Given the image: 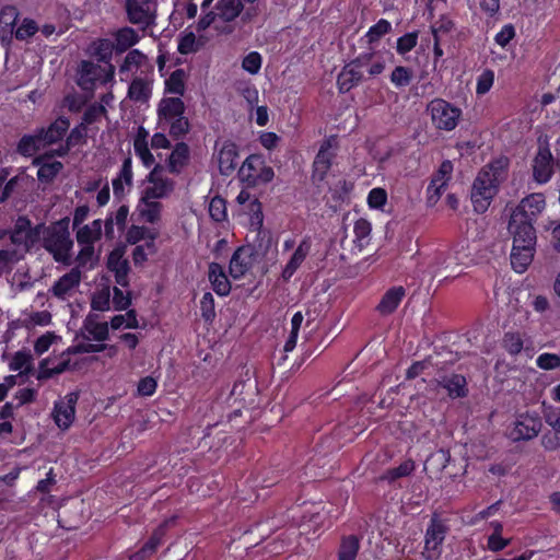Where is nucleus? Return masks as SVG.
<instances>
[{
	"label": "nucleus",
	"mask_w": 560,
	"mask_h": 560,
	"mask_svg": "<svg viewBox=\"0 0 560 560\" xmlns=\"http://www.w3.org/2000/svg\"><path fill=\"white\" fill-rule=\"evenodd\" d=\"M249 223L256 232L255 240L247 244V271L254 278H261L268 271V254L271 250V233L262 229L264 214L261 203L254 199L248 206Z\"/></svg>",
	"instance_id": "f257e3e1"
},
{
	"label": "nucleus",
	"mask_w": 560,
	"mask_h": 560,
	"mask_svg": "<svg viewBox=\"0 0 560 560\" xmlns=\"http://www.w3.org/2000/svg\"><path fill=\"white\" fill-rule=\"evenodd\" d=\"M509 159L500 156L486 164L474 180L470 198L474 209L483 213L508 176Z\"/></svg>",
	"instance_id": "f03ea898"
},
{
	"label": "nucleus",
	"mask_w": 560,
	"mask_h": 560,
	"mask_svg": "<svg viewBox=\"0 0 560 560\" xmlns=\"http://www.w3.org/2000/svg\"><path fill=\"white\" fill-rule=\"evenodd\" d=\"M70 218L63 217L43 231V247L49 253L56 262L69 266L71 264V252L73 240L71 238Z\"/></svg>",
	"instance_id": "7ed1b4c3"
},
{
	"label": "nucleus",
	"mask_w": 560,
	"mask_h": 560,
	"mask_svg": "<svg viewBox=\"0 0 560 560\" xmlns=\"http://www.w3.org/2000/svg\"><path fill=\"white\" fill-rule=\"evenodd\" d=\"M450 530L446 520L440 514L433 513L424 534V548L422 557L425 560H439L442 555V546Z\"/></svg>",
	"instance_id": "20e7f679"
},
{
	"label": "nucleus",
	"mask_w": 560,
	"mask_h": 560,
	"mask_svg": "<svg viewBox=\"0 0 560 560\" xmlns=\"http://www.w3.org/2000/svg\"><path fill=\"white\" fill-rule=\"evenodd\" d=\"M433 125L441 130L451 131L456 128L462 110L442 98L432 100L427 107Z\"/></svg>",
	"instance_id": "39448f33"
},
{
	"label": "nucleus",
	"mask_w": 560,
	"mask_h": 560,
	"mask_svg": "<svg viewBox=\"0 0 560 560\" xmlns=\"http://www.w3.org/2000/svg\"><path fill=\"white\" fill-rule=\"evenodd\" d=\"M542 428L540 416L535 411H524L517 413L513 427L509 433L511 440L529 441L536 438Z\"/></svg>",
	"instance_id": "423d86ee"
},
{
	"label": "nucleus",
	"mask_w": 560,
	"mask_h": 560,
	"mask_svg": "<svg viewBox=\"0 0 560 560\" xmlns=\"http://www.w3.org/2000/svg\"><path fill=\"white\" fill-rule=\"evenodd\" d=\"M115 50V44L108 38H97L93 40L89 46V52L92 57L96 58L97 61L106 65L105 77L103 83H107L114 80L115 67L112 63L113 51Z\"/></svg>",
	"instance_id": "0eeeda50"
},
{
	"label": "nucleus",
	"mask_w": 560,
	"mask_h": 560,
	"mask_svg": "<svg viewBox=\"0 0 560 560\" xmlns=\"http://www.w3.org/2000/svg\"><path fill=\"white\" fill-rule=\"evenodd\" d=\"M275 172L267 166L261 155L247 156V188L267 184L272 180Z\"/></svg>",
	"instance_id": "6e6552de"
},
{
	"label": "nucleus",
	"mask_w": 560,
	"mask_h": 560,
	"mask_svg": "<svg viewBox=\"0 0 560 560\" xmlns=\"http://www.w3.org/2000/svg\"><path fill=\"white\" fill-rule=\"evenodd\" d=\"M552 175L553 156L548 145H540L533 160V178L538 184H546Z\"/></svg>",
	"instance_id": "1a4fd4ad"
},
{
	"label": "nucleus",
	"mask_w": 560,
	"mask_h": 560,
	"mask_svg": "<svg viewBox=\"0 0 560 560\" xmlns=\"http://www.w3.org/2000/svg\"><path fill=\"white\" fill-rule=\"evenodd\" d=\"M546 206L545 196L540 192L532 194L523 198L520 205L513 210L512 217L517 219H526L534 222L542 212Z\"/></svg>",
	"instance_id": "9d476101"
},
{
	"label": "nucleus",
	"mask_w": 560,
	"mask_h": 560,
	"mask_svg": "<svg viewBox=\"0 0 560 560\" xmlns=\"http://www.w3.org/2000/svg\"><path fill=\"white\" fill-rule=\"evenodd\" d=\"M335 141L334 137L326 139L315 156L313 162V174L312 179L314 182H322L325 179L328 171L331 167L332 160L335 158V153L331 151L332 142Z\"/></svg>",
	"instance_id": "9b49d317"
},
{
	"label": "nucleus",
	"mask_w": 560,
	"mask_h": 560,
	"mask_svg": "<svg viewBox=\"0 0 560 560\" xmlns=\"http://www.w3.org/2000/svg\"><path fill=\"white\" fill-rule=\"evenodd\" d=\"M509 231L513 236L514 245H536V231L533 222L526 219H517L511 215L509 221Z\"/></svg>",
	"instance_id": "f8f14e48"
},
{
	"label": "nucleus",
	"mask_w": 560,
	"mask_h": 560,
	"mask_svg": "<svg viewBox=\"0 0 560 560\" xmlns=\"http://www.w3.org/2000/svg\"><path fill=\"white\" fill-rule=\"evenodd\" d=\"M107 268L114 272L115 281L122 288L129 287V271L130 266L127 259L124 258L122 250L115 248L112 250L107 258Z\"/></svg>",
	"instance_id": "ddd939ff"
},
{
	"label": "nucleus",
	"mask_w": 560,
	"mask_h": 560,
	"mask_svg": "<svg viewBox=\"0 0 560 560\" xmlns=\"http://www.w3.org/2000/svg\"><path fill=\"white\" fill-rule=\"evenodd\" d=\"M364 80V72L361 68L352 62L343 66L337 77V85L340 93H347L354 86L362 83Z\"/></svg>",
	"instance_id": "4468645a"
},
{
	"label": "nucleus",
	"mask_w": 560,
	"mask_h": 560,
	"mask_svg": "<svg viewBox=\"0 0 560 560\" xmlns=\"http://www.w3.org/2000/svg\"><path fill=\"white\" fill-rule=\"evenodd\" d=\"M81 277V270L78 267L72 268L54 283L50 288L51 294L57 299L63 300L71 290L80 285Z\"/></svg>",
	"instance_id": "2eb2a0df"
},
{
	"label": "nucleus",
	"mask_w": 560,
	"mask_h": 560,
	"mask_svg": "<svg viewBox=\"0 0 560 560\" xmlns=\"http://www.w3.org/2000/svg\"><path fill=\"white\" fill-rule=\"evenodd\" d=\"M186 106L179 97H164L158 105V118L160 122H166L185 115Z\"/></svg>",
	"instance_id": "dca6fc26"
},
{
	"label": "nucleus",
	"mask_w": 560,
	"mask_h": 560,
	"mask_svg": "<svg viewBox=\"0 0 560 560\" xmlns=\"http://www.w3.org/2000/svg\"><path fill=\"white\" fill-rule=\"evenodd\" d=\"M48 154L36 156L33 165L38 166L37 179L43 184H50L62 171L63 164L59 161L47 162Z\"/></svg>",
	"instance_id": "f3484780"
},
{
	"label": "nucleus",
	"mask_w": 560,
	"mask_h": 560,
	"mask_svg": "<svg viewBox=\"0 0 560 560\" xmlns=\"http://www.w3.org/2000/svg\"><path fill=\"white\" fill-rule=\"evenodd\" d=\"M101 71V67L95 65L94 62L89 60L81 61L78 71V85L83 91H94L95 84L100 80Z\"/></svg>",
	"instance_id": "a211bd4d"
},
{
	"label": "nucleus",
	"mask_w": 560,
	"mask_h": 560,
	"mask_svg": "<svg viewBox=\"0 0 560 560\" xmlns=\"http://www.w3.org/2000/svg\"><path fill=\"white\" fill-rule=\"evenodd\" d=\"M190 159L189 147L185 142H177L167 158L166 168L173 175H179Z\"/></svg>",
	"instance_id": "6ab92c4d"
},
{
	"label": "nucleus",
	"mask_w": 560,
	"mask_h": 560,
	"mask_svg": "<svg viewBox=\"0 0 560 560\" xmlns=\"http://www.w3.org/2000/svg\"><path fill=\"white\" fill-rule=\"evenodd\" d=\"M70 127V121L66 117H59L54 122H51L46 129L40 128L37 129L40 138L46 144H52L60 141Z\"/></svg>",
	"instance_id": "aec40b11"
},
{
	"label": "nucleus",
	"mask_w": 560,
	"mask_h": 560,
	"mask_svg": "<svg viewBox=\"0 0 560 560\" xmlns=\"http://www.w3.org/2000/svg\"><path fill=\"white\" fill-rule=\"evenodd\" d=\"M238 153L236 145L225 142L218 153L219 170L222 175H230L237 166Z\"/></svg>",
	"instance_id": "412c9836"
},
{
	"label": "nucleus",
	"mask_w": 560,
	"mask_h": 560,
	"mask_svg": "<svg viewBox=\"0 0 560 560\" xmlns=\"http://www.w3.org/2000/svg\"><path fill=\"white\" fill-rule=\"evenodd\" d=\"M535 247L528 245H514L511 252V265L513 269L522 273L533 261Z\"/></svg>",
	"instance_id": "4be33fe9"
},
{
	"label": "nucleus",
	"mask_w": 560,
	"mask_h": 560,
	"mask_svg": "<svg viewBox=\"0 0 560 560\" xmlns=\"http://www.w3.org/2000/svg\"><path fill=\"white\" fill-rule=\"evenodd\" d=\"M174 189L175 182L172 178L165 177L151 184V186L145 187L141 192L140 200L164 199L168 197L174 191Z\"/></svg>",
	"instance_id": "5701e85b"
},
{
	"label": "nucleus",
	"mask_w": 560,
	"mask_h": 560,
	"mask_svg": "<svg viewBox=\"0 0 560 560\" xmlns=\"http://www.w3.org/2000/svg\"><path fill=\"white\" fill-rule=\"evenodd\" d=\"M208 276L212 289L218 295L224 296L230 293L231 283L228 279V276L224 272V268L222 267V265L218 262H211L209 265Z\"/></svg>",
	"instance_id": "b1692460"
},
{
	"label": "nucleus",
	"mask_w": 560,
	"mask_h": 560,
	"mask_svg": "<svg viewBox=\"0 0 560 560\" xmlns=\"http://www.w3.org/2000/svg\"><path fill=\"white\" fill-rule=\"evenodd\" d=\"M405 289L402 287H394L385 292L381 299L376 310L383 316L389 315L396 311L401 300L405 296Z\"/></svg>",
	"instance_id": "393cba45"
},
{
	"label": "nucleus",
	"mask_w": 560,
	"mask_h": 560,
	"mask_svg": "<svg viewBox=\"0 0 560 560\" xmlns=\"http://www.w3.org/2000/svg\"><path fill=\"white\" fill-rule=\"evenodd\" d=\"M75 401L77 396H70L68 404H56L55 405V422L60 429H68L73 420L75 415Z\"/></svg>",
	"instance_id": "a878e982"
},
{
	"label": "nucleus",
	"mask_w": 560,
	"mask_h": 560,
	"mask_svg": "<svg viewBox=\"0 0 560 560\" xmlns=\"http://www.w3.org/2000/svg\"><path fill=\"white\" fill-rule=\"evenodd\" d=\"M439 385L445 388L452 398L465 397L468 393L466 378L460 374L444 376Z\"/></svg>",
	"instance_id": "bb28decb"
},
{
	"label": "nucleus",
	"mask_w": 560,
	"mask_h": 560,
	"mask_svg": "<svg viewBox=\"0 0 560 560\" xmlns=\"http://www.w3.org/2000/svg\"><path fill=\"white\" fill-rule=\"evenodd\" d=\"M115 50L119 54L127 51L129 48L135 46L139 40L140 36L132 27L125 26L119 28L115 34Z\"/></svg>",
	"instance_id": "cd10ccee"
},
{
	"label": "nucleus",
	"mask_w": 560,
	"mask_h": 560,
	"mask_svg": "<svg viewBox=\"0 0 560 560\" xmlns=\"http://www.w3.org/2000/svg\"><path fill=\"white\" fill-rule=\"evenodd\" d=\"M456 265V257L450 250L436 252L430 258L428 269L433 276L440 273L443 270H448Z\"/></svg>",
	"instance_id": "c85d7f7f"
},
{
	"label": "nucleus",
	"mask_w": 560,
	"mask_h": 560,
	"mask_svg": "<svg viewBox=\"0 0 560 560\" xmlns=\"http://www.w3.org/2000/svg\"><path fill=\"white\" fill-rule=\"evenodd\" d=\"M44 147V142L37 130L34 135H24L19 140L16 152L24 158H31Z\"/></svg>",
	"instance_id": "c756f323"
},
{
	"label": "nucleus",
	"mask_w": 560,
	"mask_h": 560,
	"mask_svg": "<svg viewBox=\"0 0 560 560\" xmlns=\"http://www.w3.org/2000/svg\"><path fill=\"white\" fill-rule=\"evenodd\" d=\"M310 250V243L306 241L301 242V244L298 246L293 255L291 256V259L288 261L287 266L284 267L282 271V277L284 279H290L293 273L296 271V269L301 266V264L306 258Z\"/></svg>",
	"instance_id": "7c9ffc66"
},
{
	"label": "nucleus",
	"mask_w": 560,
	"mask_h": 560,
	"mask_svg": "<svg viewBox=\"0 0 560 560\" xmlns=\"http://www.w3.org/2000/svg\"><path fill=\"white\" fill-rule=\"evenodd\" d=\"M450 452L443 448L432 453L424 463V470L438 475L444 470L450 462Z\"/></svg>",
	"instance_id": "2f4dec72"
},
{
	"label": "nucleus",
	"mask_w": 560,
	"mask_h": 560,
	"mask_svg": "<svg viewBox=\"0 0 560 560\" xmlns=\"http://www.w3.org/2000/svg\"><path fill=\"white\" fill-rule=\"evenodd\" d=\"M18 18L19 11L15 7H3L0 11V34H8L12 36L15 30Z\"/></svg>",
	"instance_id": "473e14b6"
},
{
	"label": "nucleus",
	"mask_w": 560,
	"mask_h": 560,
	"mask_svg": "<svg viewBox=\"0 0 560 560\" xmlns=\"http://www.w3.org/2000/svg\"><path fill=\"white\" fill-rule=\"evenodd\" d=\"M178 516L172 515L165 518L151 534L149 539L145 541L153 549L158 551L159 547L164 542L165 536L170 527L174 526L177 522Z\"/></svg>",
	"instance_id": "72a5a7b5"
},
{
	"label": "nucleus",
	"mask_w": 560,
	"mask_h": 560,
	"mask_svg": "<svg viewBox=\"0 0 560 560\" xmlns=\"http://www.w3.org/2000/svg\"><path fill=\"white\" fill-rule=\"evenodd\" d=\"M243 9L242 0H220L217 3L218 15L226 21H233Z\"/></svg>",
	"instance_id": "f704fd0d"
},
{
	"label": "nucleus",
	"mask_w": 560,
	"mask_h": 560,
	"mask_svg": "<svg viewBox=\"0 0 560 560\" xmlns=\"http://www.w3.org/2000/svg\"><path fill=\"white\" fill-rule=\"evenodd\" d=\"M82 247L79 250L75 262L80 270L81 268L93 269L98 262V255L95 254L94 244H80Z\"/></svg>",
	"instance_id": "c9c22d12"
},
{
	"label": "nucleus",
	"mask_w": 560,
	"mask_h": 560,
	"mask_svg": "<svg viewBox=\"0 0 560 560\" xmlns=\"http://www.w3.org/2000/svg\"><path fill=\"white\" fill-rule=\"evenodd\" d=\"M83 327L96 341L103 342L109 337L108 324L106 322H96L92 315L86 316Z\"/></svg>",
	"instance_id": "e433bc0d"
},
{
	"label": "nucleus",
	"mask_w": 560,
	"mask_h": 560,
	"mask_svg": "<svg viewBox=\"0 0 560 560\" xmlns=\"http://www.w3.org/2000/svg\"><path fill=\"white\" fill-rule=\"evenodd\" d=\"M140 203L144 206L140 210V217L150 224L158 223L161 219L162 203L154 199L140 200Z\"/></svg>",
	"instance_id": "4c0bfd02"
},
{
	"label": "nucleus",
	"mask_w": 560,
	"mask_h": 560,
	"mask_svg": "<svg viewBox=\"0 0 560 560\" xmlns=\"http://www.w3.org/2000/svg\"><path fill=\"white\" fill-rule=\"evenodd\" d=\"M32 360L30 352L16 351L9 363V369L13 372L20 371L22 374H30L33 370Z\"/></svg>",
	"instance_id": "58836bf2"
},
{
	"label": "nucleus",
	"mask_w": 560,
	"mask_h": 560,
	"mask_svg": "<svg viewBox=\"0 0 560 560\" xmlns=\"http://www.w3.org/2000/svg\"><path fill=\"white\" fill-rule=\"evenodd\" d=\"M416 468L412 459L402 462L399 466L387 469L381 477V480L394 482L395 480L409 476Z\"/></svg>",
	"instance_id": "ea45409f"
},
{
	"label": "nucleus",
	"mask_w": 560,
	"mask_h": 560,
	"mask_svg": "<svg viewBox=\"0 0 560 560\" xmlns=\"http://www.w3.org/2000/svg\"><path fill=\"white\" fill-rule=\"evenodd\" d=\"M126 12L128 21L132 24H147L148 13L143 5L138 0L126 1Z\"/></svg>",
	"instance_id": "a19ab883"
},
{
	"label": "nucleus",
	"mask_w": 560,
	"mask_h": 560,
	"mask_svg": "<svg viewBox=\"0 0 560 560\" xmlns=\"http://www.w3.org/2000/svg\"><path fill=\"white\" fill-rule=\"evenodd\" d=\"M360 548L359 539L350 535L341 540L338 560H354Z\"/></svg>",
	"instance_id": "79ce46f5"
},
{
	"label": "nucleus",
	"mask_w": 560,
	"mask_h": 560,
	"mask_svg": "<svg viewBox=\"0 0 560 560\" xmlns=\"http://www.w3.org/2000/svg\"><path fill=\"white\" fill-rule=\"evenodd\" d=\"M150 96V90L145 81L141 78H135L128 88V97L135 102H144Z\"/></svg>",
	"instance_id": "37998d69"
},
{
	"label": "nucleus",
	"mask_w": 560,
	"mask_h": 560,
	"mask_svg": "<svg viewBox=\"0 0 560 560\" xmlns=\"http://www.w3.org/2000/svg\"><path fill=\"white\" fill-rule=\"evenodd\" d=\"M165 90L168 93L184 95L185 93V72L183 69H176L165 81Z\"/></svg>",
	"instance_id": "c03bdc74"
},
{
	"label": "nucleus",
	"mask_w": 560,
	"mask_h": 560,
	"mask_svg": "<svg viewBox=\"0 0 560 560\" xmlns=\"http://www.w3.org/2000/svg\"><path fill=\"white\" fill-rule=\"evenodd\" d=\"M147 60V56L139 49H131L125 57L122 63L119 67V72L126 73L131 71L133 68H140Z\"/></svg>",
	"instance_id": "a18cd8bd"
},
{
	"label": "nucleus",
	"mask_w": 560,
	"mask_h": 560,
	"mask_svg": "<svg viewBox=\"0 0 560 560\" xmlns=\"http://www.w3.org/2000/svg\"><path fill=\"white\" fill-rule=\"evenodd\" d=\"M244 250L245 245L238 246L230 259L229 271L234 279L245 275V259L243 258Z\"/></svg>",
	"instance_id": "49530a36"
},
{
	"label": "nucleus",
	"mask_w": 560,
	"mask_h": 560,
	"mask_svg": "<svg viewBox=\"0 0 560 560\" xmlns=\"http://www.w3.org/2000/svg\"><path fill=\"white\" fill-rule=\"evenodd\" d=\"M106 115L107 109L103 104L93 103L84 110L81 122L89 127L90 125L100 121L101 118Z\"/></svg>",
	"instance_id": "de8ad7c7"
},
{
	"label": "nucleus",
	"mask_w": 560,
	"mask_h": 560,
	"mask_svg": "<svg viewBox=\"0 0 560 560\" xmlns=\"http://www.w3.org/2000/svg\"><path fill=\"white\" fill-rule=\"evenodd\" d=\"M165 124L170 125L168 133L175 140H178L186 136L190 129L189 120L187 117H185V115L168 120Z\"/></svg>",
	"instance_id": "09e8293b"
},
{
	"label": "nucleus",
	"mask_w": 560,
	"mask_h": 560,
	"mask_svg": "<svg viewBox=\"0 0 560 560\" xmlns=\"http://www.w3.org/2000/svg\"><path fill=\"white\" fill-rule=\"evenodd\" d=\"M371 223L365 219H359L354 223L353 233H354V242L359 247H363L369 242V237L371 234Z\"/></svg>",
	"instance_id": "8fccbe9b"
},
{
	"label": "nucleus",
	"mask_w": 560,
	"mask_h": 560,
	"mask_svg": "<svg viewBox=\"0 0 560 560\" xmlns=\"http://www.w3.org/2000/svg\"><path fill=\"white\" fill-rule=\"evenodd\" d=\"M392 31V24L385 20L381 19L376 24L370 27L365 37L369 44L376 43L382 36L388 34Z\"/></svg>",
	"instance_id": "3c124183"
},
{
	"label": "nucleus",
	"mask_w": 560,
	"mask_h": 560,
	"mask_svg": "<svg viewBox=\"0 0 560 560\" xmlns=\"http://www.w3.org/2000/svg\"><path fill=\"white\" fill-rule=\"evenodd\" d=\"M209 214L215 222H223L226 219V202L223 198L215 196L210 200Z\"/></svg>",
	"instance_id": "603ef678"
},
{
	"label": "nucleus",
	"mask_w": 560,
	"mask_h": 560,
	"mask_svg": "<svg viewBox=\"0 0 560 560\" xmlns=\"http://www.w3.org/2000/svg\"><path fill=\"white\" fill-rule=\"evenodd\" d=\"M411 80H412L411 69L404 67V66H397L390 74V82L396 88L407 86L410 84Z\"/></svg>",
	"instance_id": "864d4df0"
},
{
	"label": "nucleus",
	"mask_w": 560,
	"mask_h": 560,
	"mask_svg": "<svg viewBox=\"0 0 560 560\" xmlns=\"http://www.w3.org/2000/svg\"><path fill=\"white\" fill-rule=\"evenodd\" d=\"M38 31L37 23L32 19H24L19 27H16L13 32L15 38L19 40H25Z\"/></svg>",
	"instance_id": "5fc2aeb1"
},
{
	"label": "nucleus",
	"mask_w": 560,
	"mask_h": 560,
	"mask_svg": "<svg viewBox=\"0 0 560 560\" xmlns=\"http://www.w3.org/2000/svg\"><path fill=\"white\" fill-rule=\"evenodd\" d=\"M503 347L510 354L516 355L523 350V339L520 334L506 332L503 338Z\"/></svg>",
	"instance_id": "6e6d98bb"
},
{
	"label": "nucleus",
	"mask_w": 560,
	"mask_h": 560,
	"mask_svg": "<svg viewBox=\"0 0 560 560\" xmlns=\"http://www.w3.org/2000/svg\"><path fill=\"white\" fill-rule=\"evenodd\" d=\"M417 43H418V33L417 32L407 33L397 39V46H396L397 52L399 55H405V54L411 51L417 46Z\"/></svg>",
	"instance_id": "4d7b16f0"
},
{
	"label": "nucleus",
	"mask_w": 560,
	"mask_h": 560,
	"mask_svg": "<svg viewBox=\"0 0 560 560\" xmlns=\"http://www.w3.org/2000/svg\"><path fill=\"white\" fill-rule=\"evenodd\" d=\"M198 47L196 45V35L192 32L185 33L178 39L177 51L182 55H189L196 52Z\"/></svg>",
	"instance_id": "13d9d810"
},
{
	"label": "nucleus",
	"mask_w": 560,
	"mask_h": 560,
	"mask_svg": "<svg viewBox=\"0 0 560 560\" xmlns=\"http://www.w3.org/2000/svg\"><path fill=\"white\" fill-rule=\"evenodd\" d=\"M88 138V127L84 126L82 122L77 125L74 128L71 129L70 133L68 135L66 142L70 144L71 148L83 144L86 142Z\"/></svg>",
	"instance_id": "bf43d9fd"
},
{
	"label": "nucleus",
	"mask_w": 560,
	"mask_h": 560,
	"mask_svg": "<svg viewBox=\"0 0 560 560\" xmlns=\"http://www.w3.org/2000/svg\"><path fill=\"white\" fill-rule=\"evenodd\" d=\"M201 316L206 322H212L215 317L214 299L210 292H206L200 300Z\"/></svg>",
	"instance_id": "052dcab7"
},
{
	"label": "nucleus",
	"mask_w": 560,
	"mask_h": 560,
	"mask_svg": "<svg viewBox=\"0 0 560 560\" xmlns=\"http://www.w3.org/2000/svg\"><path fill=\"white\" fill-rule=\"evenodd\" d=\"M131 304V295L129 292L124 293L121 289L114 287L113 289V306L115 311H126Z\"/></svg>",
	"instance_id": "680f3d73"
},
{
	"label": "nucleus",
	"mask_w": 560,
	"mask_h": 560,
	"mask_svg": "<svg viewBox=\"0 0 560 560\" xmlns=\"http://www.w3.org/2000/svg\"><path fill=\"white\" fill-rule=\"evenodd\" d=\"M536 364L541 370H555L560 368V355L555 353H541L536 359Z\"/></svg>",
	"instance_id": "e2e57ef3"
},
{
	"label": "nucleus",
	"mask_w": 560,
	"mask_h": 560,
	"mask_svg": "<svg viewBox=\"0 0 560 560\" xmlns=\"http://www.w3.org/2000/svg\"><path fill=\"white\" fill-rule=\"evenodd\" d=\"M454 22L442 16L433 25H432V34L434 38L442 39L443 35H446L451 33L454 28Z\"/></svg>",
	"instance_id": "0e129e2a"
},
{
	"label": "nucleus",
	"mask_w": 560,
	"mask_h": 560,
	"mask_svg": "<svg viewBox=\"0 0 560 560\" xmlns=\"http://www.w3.org/2000/svg\"><path fill=\"white\" fill-rule=\"evenodd\" d=\"M494 73L492 70H485L477 79L476 93L483 95L490 91L493 85Z\"/></svg>",
	"instance_id": "69168bd1"
},
{
	"label": "nucleus",
	"mask_w": 560,
	"mask_h": 560,
	"mask_svg": "<svg viewBox=\"0 0 560 560\" xmlns=\"http://www.w3.org/2000/svg\"><path fill=\"white\" fill-rule=\"evenodd\" d=\"M158 388V382L152 376H144L140 378L137 386V393L142 397L152 396Z\"/></svg>",
	"instance_id": "338daca9"
},
{
	"label": "nucleus",
	"mask_w": 560,
	"mask_h": 560,
	"mask_svg": "<svg viewBox=\"0 0 560 560\" xmlns=\"http://www.w3.org/2000/svg\"><path fill=\"white\" fill-rule=\"evenodd\" d=\"M133 150L144 167L149 168L154 164L155 159L149 149V143L135 144Z\"/></svg>",
	"instance_id": "774afa93"
}]
</instances>
